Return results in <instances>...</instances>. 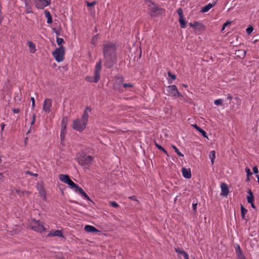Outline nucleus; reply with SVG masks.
<instances>
[{
    "label": "nucleus",
    "instance_id": "9",
    "mask_svg": "<svg viewBox=\"0 0 259 259\" xmlns=\"http://www.w3.org/2000/svg\"><path fill=\"white\" fill-rule=\"evenodd\" d=\"M52 101L51 99H46L43 104L42 110L46 112H49L52 106Z\"/></svg>",
    "mask_w": 259,
    "mask_h": 259
},
{
    "label": "nucleus",
    "instance_id": "24",
    "mask_svg": "<svg viewBox=\"0 0 259 259\" xmlns=\"http://www.w3.org/2000/svg\"><path fill=\"white\" fill-rule=\"evenodd\" d=\"M59 180L64 183H66L67 181V180L69 179V176L67 175H64V174H61L59 175Z\"/></svg>",
    "mask_w": 259,
    "mask_h": 259
},
{
    "label": "nucleus",
    "instance_id": "6",
    "mask_svg": "<svg viewBox=\"0 0 259 259\" xmlns=\"http://www.w3.org/2000/svg\"><path fill=\"white\" fill-rule=\"evenodd\" d=\"M149 13L152 17H157L163 14L164 10L154 4H152Z\"/></svg>",
    "mask_w": 259,
    "mask_h": 259
},
{
    "label": "nucleus",
    "instance_id": "31",
    "mask_svg": "<svg viewBox=\"0 0 259 259\" xmlns=\"http://www.w3.org/2000/svg\"><path fill=\"white\" fill-rule=\"evenodd\" d=\"M172 147L175 150V152L177 153V154L180 157H183L184 155L183 153H182L181 152L179 151V149L175 146H172Z\"/></svg>",
    "mask_w": 259,
    "mask_h": 259
},
{
    "label": "nucleus",
    "instance_id": "33",
    "mask_svg": "<svg viewBox=\"0 0 259 259\" xmlns=\"http://www.w3.org/2000/svg\"><path fill=\"white\" fill-rule=\"evenodd\" d=\"M85 3H86L87 5V6H88V7H93V6H94L96 4V3H97V2H96V1H94V2H91V3H90V2H88V1H86V2H85Z\"/></svg>",
    "mask_w": 259,
    "mask_h": 259
},
{
    "label": "nucleus",
    "instance_id": "52",
    "mask_svg": "<svg viewBox=\"0 0 259 259\" xmlns=\"http://www.w3.org/2000/svg\"><path fill=\"white\" fill-rule=\"evenodd\" d=\"M89 10L91 11V15L93 16L94 18H95V11H94V12H93L92 9H90Z\"/></svg>",
    "mask_w": 259,
    "mask_h": 259
},
{
    "label": "nucleus",
    "instance_id": "21",
    "mask_svg": "<svg viewBox=\"0 0 259 259\" xmlns=\"http://www.w3.org/2000/svg\"><path fill=\"white\" fill-rule=\"evenodd\" d=\"M193 126L198 131H199L200 133H201V134L202 135V136L204 137V138H208L207 136V134H206V133L205 132V131L203 130L202 129H201V128H200L198 126H197L196 124H194L193 125Z\"/></svg>",
    "mask_w": 259,
    "mask_h": 259
},
{
    "label": "nucleus",
    "instance_id": "37",
    "mask_svg": "<svg viewBox=\"0 0 259 259\" xmlns=\"http://www.w3.org/2000/svg\"><path fill=\"white\" fill-rule=\"evenodd\" d=\"M253 30V28L252 26H249L246 28V31L247 34H250Z\"/></svg>",
    "mask_w": 259,
    "mask_h": 259
},
{
    "label": "nucleus",
    "instance_id": "50",
    "mask_svg": "<svg viewBox=\"0 0 259 259\" xmlns=\"http://www.w3.org/2000/svg\"><path fill=\"white\" fill-rule=\"evenodd\" d=\"M233 99L232 96L230 94L227 95V99L229 101H231Z\"/></svg>",
    "mask_w": 259,
    "mask_h": 259
},
{
    "label": "nucleus",
    "instance_id": "35",
    "mask_svg": "<svg viewBox=\"0 0 259 259\" xmlns=\"http://www.w3.org/2000/svg\"><path fill=\"white\" fill-rule=\"evenodd\" d=\"M214 103L215 105H221L223 103V100L221 99L215 100Z\"/></svg>",
    "mask_w": 259,
    "mask_h": 259
},
{
    "label": "nucleus",
    "instance_id": "13",
    "mask_svg": "<svg viewBox=\"0 0 259 259\" xmlns=\"http://www.w3.org/2000/svg\"><path fill=\"white\" fill-rule=\"evenodd\" d=\"M85 80L89 82L94 81L95 82H97V64H96L95 67L94 78L93 79L92 77L87 76Z\"/></svg>",
    "mask_w": 259,
    "mask_h": 259
},
{
    "label": "nucleus",
    "instance_id": "25",
    "mask_svg": "<svg viewBox=\"0 0 259 259\" xmlns=\"http://www.w3.org/2000/svg\"><path fill=\"white\" fill-rule=\"evenodd\" d=\"M28 45L30 48V52L31 53H34L36 51L35 45L31 41H28Z\"/></svg>",
    "mask_w": 259,
    "mask_h": 259
},
{
    "label": "nucleus",
    "instance_id": "39",
    "mask_svg": "<svg viewBox=\"0 0 259 259\" xmlns=\"http://www.w3.org/2000/svg\"><path fill=\"white\" fill-rule=\"evenodd\" d=\"M110 205L112 206V207H118L119 205L118 204V203L115 201H113V202H111L110 203Z\"/></svg>",
    "mask_w": 259,
    "mask_h": 259
},
{
    "label": "nucleus",
    "instance_id": "32",
    "mask_svg": "<svg viewBox=\"0 0 259 259\" xmlns=\"http://www.w3.org/2000/svg\"><path fill=\"white\" fill-rule=\"evenodd\" d=\"M155 146L158 149L162 151L165 154L168 155L167 152L161 146L157 144L156 143H155Z\"/></svg>",
    "mask_w": 259,
    "mask_h": 259
},
{
    "label": "nucleus",
    "instance_id": "51",
    "mask_svg": "<svg viewBox=\"0 0 259 259\" xmlns=\"http://www.w3.org/2000/svg\"><path fill=\"white\" fill-rule=\"evenodd\" d=\"M5 125H6L5 123H1V126L2 132H3V130H4ZM1 134H2V133H1Z\"/></svg>",
    "mask_w": 259,
    "mask_h": 259
},
{
    "label": "nucleus",
    "instance_id": "61",
    "mask_svg": "<svg viewBox=\"0 0 259 259\" xmlns=\"http://www.w3.org/2000/svg\"><path fill=\"white\" fill-rule=\"evenodd\" d=\"M184 87H187V85H184Z\"/></svg>",
    "mask_w": 259,
    "mask_h": 259
},
{
    "label": "nucleus",
    "instance_id": "5",
    "mask_svg": "<svg viewBox=\"0 0 259 259\" xmlns=\"http://www.w3.org/2000/svg\"><path fill=\"white\" fill-rule=\"evenodd\" d=\"M52 54L56 60L58 62H62L64 59L65 50L64 48L61 46L59 48L56 50L52 53Z\"/></svg>",
    "mask_w": 259,
    "mask_h": 259
},
{
    "label": "nucleus",
    "instance_id": "45",
    "mask_svg": "<svg viewBox=\"0 0 259 259\" xmlns=\"http://www.w3.org/2000/svg\"><path fill=\"white\" fill-rule=\"evenodd\" d=\"M26 174L30 175H32L33 176L36 177H37L38 176V175L37 174H33L32 172H31L30 171H27L26 172Z\"/></svg>",
    "mask_w": 259,
    "mask_h": 259
},
{
    "label": "nucleus",
    "instance_id": "8",
    "mask_svg": "<svg viewBox=\"0 0 259 259\" xmlns=\"http://www.w3.org/2000/svg\"><path fill=\"white\" fill-rule=\"evenodd\" d=\"M68 118L67 117H64L62 120L61 123V140L62 142L64 139L65 135L66 134V128L67 124Z\"/></svg>",
    "mask_w": 259,
    "mask_h": 259
},
{
    "label": "nucleus",
    "instance_id": "27",
    "mask_svg": "<svg viewBox=\"0 0 259 259\" xmlns=\"http://www.w3.org/2000/svg\"><path fill=\"white\" fill-rule=\"evenodd\" d=\"M46 17L47 18V23L49 24H51L52 23V18L50 14V13L49 11H45Z\"/></svg>",
    "mask_w": 259,
    "mask_h": 259
},
{
    "label": "nucleus",
    "instance_id": "16",
    "mask_svg": "<svg viewBox=\"0 0 259 259\" xmlns=\"http://www.w3.org/2000/svg\"><path fill=\"white\" fill-rule=\"evenodd\" d=\"M182 174L186 179H190L191 177V170L189 168H183Z\"/></svg>",
    "mask_w": 259,
    "mask_h": 259
},
{
    "label": "nucleus",
    "instance_id": "11",
    "mask_svg": "<svg viewBox=\"0 0 259 259\" xmlns=\"http://www.w3.org/2000/svg\"><path fill=\"white\" fill-rule=\"evenodd\" d=\"M64 237L63 233L61 230H55L54 231H51L48 235L47 237Z\"/></svg>",
    "mask_w": 259,
    "mask_h": 259
},
{
    "label": "nucleus",
    "instance_id": "10",
    "mask_svg": "<svg viewBox=\"0 0 259 259\" xmlns=\"http://www.w3.org/2000/svg\"><path fill=\"white\" fill-rule=\"evenodd\" d=\"M36 6L38 9H44L50 4V2L47 0H35Z\"/></svg>",
    "mask_w": 259,
    "mask_h": 259
},
{
    "label": "nucleus",
    "instance_id": "18",
    "mask_svg": "<svg viewBox=\"0 0 259 259\" xmlns=\"http://www.w3.org/2000/svg\"><path fill=\"white\" fill-rule=\"evenodd\" d=\"M191 27H193L195 30H201L203 29L204 26L198 22H195L194 24L190 23Z\"/></svg>",
    "mask_w": 259,
    "mask_h": 259
},
{
    "label": "nucleus",
    "instance_id": "48",
    "mask_svg": "<svg viewBox=\"0 0 259 259\" xmlns=\"http://www.w3.org/2000/svg\"><path fill=\"white\" fill-rule=\"evenodd\" d=\"M197 203H194V202H193V204H192V207H193V209L194 210H196V207H197Z\"/></svg>",
    "mask_w": 259,
    "mask_h": 259
},
{
    "label": "nucleus",
    "instance_id": "2",
    "mask_svg": "<svg viewBox=\"0 0 259 259\" xmlns=\"http://www.w3.org/2000/svg\"><path fill=\"white\" fill-rule=\"evenodd\" d=\"M91 111V108L90 107H87L83 113L81 118L76 119L73 121L72 127L74 130L81 132L86 127L89 118L88 112Z\"/></svg>",
    "mask_w": 259,
    "mask_h": 259
},
{
    "label": "nucleus",
    "instance_id": "56",
    "mask_svg": "<svg viewBox=\"0 0 259 259\" xmlns=\"http://www.w3.org/2000/svg\"><path fill=\"white\" fill-rule=\"evenodd\" d=\"M31 11H29V10H28V9H27V10H26V13H31Z\"/></svg>",
    "mask_w": 259,
    "mask_h": 259
},
{
    "label": "nucleus",
    "instance_id": "44",
    "mask_svg": "<svg viewBox=\"0 0 259 259\" xmlns=\"http://www.w3.org/2000/svg\"><path fill=\"white\" fill-rule=\"evenodd\" d=\"M252 170L253 172L255 174H257L258 172V170L257 166H255L252 168Z\"/></svg>",
    "mask_w": 259,
    "mask_h": 259
},
{
    "label": "nucleus",
    "instance_id": "58",
    "mask_svg": "<svg viewBox=\"0 0 259 259\" xmlns=\"http://www.w3.org/2000/svg\"><path fill=\"white\" fill-rule=\"evenodd\" d=\"M28 5V3L27 1H25V5L26 6H27V5Z\"/></svg>",
    "mask_w": 259,
    "mask_h": 259
},
{
    "label": "nucleus",
    "instance_id": "1",
    "mask_svg": "<svg viewBox=\"0 0 259 259\" xmlns=\"http://www.w3.org/2000/svg\"><path fill=\"white\" fill-rule=\"evenodd\" d=\"M103 52L106 66L110 68L116 62V48L114 44L108 42L104 45Z\"/></svg>",
    "mask_w": 259,
    "mask_h": 259
},
{
    "label": "nucleus",
    "instance_id": "53",
    "mask_svg": "<svg viewBox=\"0 0 259 259\" xmlns=\"http://www.w3.org/2000/svg\"><path fill=\"white\" fill-rule=\"evenodd\" d=\"M4 178L3 174L0 172V181H3V178Z\"/></svg>",
    "mask_w": 259,
    "mask_h": 259
},
{
    "label": "nucleus",
    "instance_id": "42",
    "mask_svg": "<svg viewBox=\"0 0 259 259\" xmlns=\"http://www.w3.org/2000/svg\"><path fill=\"white\" fill-rule=\"evenodd\" d=\"M168 76L171 77L173 79H175L176 78V76L175 74H172L170 72H168Z\"/></svg>",
    "mask_w": 259,
    "mask_h": 259
},
{
    "label": "nucleus",
    "instance_id": "29",
    "mask_svg": "<svg viewBox=\"0 0 259 259\" xmlns=\"http://www.w3.org/2000/svg\"><path fill=\"white\" fill-rule=\"evenodd\" d=\"M209 158L211 159V162L212 164L214 162V160L215 158V153L214 151L213 150L210 151L209 154Z\"/></svg>",
    "mask_w": 259,
    "mask_h": 259
},
{
    "label": "nucleus",
    "instance_id": "36",
    "mask_svg": "<svg viewBox=\"0 0 259 259\" xmlns=\"http://www.w3.org/2000/svg\"><path fill=\"white\" fill-rule=\"evenodd\" d=\"M57 42L59 46H60L62 43L64 42V41L63 38L58 37L57 38Z\"/></svg>",
    "mask_w": 259,
    "mask_h": 259
},
{
    "label": "nucleus",
    "instance_id": "49",
    "mask_svg": "<svg viewBox=\"0 0 259 259\" xmlns=\"http://www.w3.org/2000/svg\"><path fill=\"white\" fill-rule=\"evenodd\" d=\"M133 85L131 83H124L123 84V87L124 88H127V87H132Z\"/></svg>",
    "mask_w": 259,
    "mask_h": 259
},
{
    "label": "nucleus",
    "instance_id": "47",
    "mask_svg": "<svg viewBox=\"0 0 259 259\" xmlns=\"http://www.w3.org/2000/svg\"><path fill=\"white\" fill-rule=\"evenodd\" d=\"M128 199H131L134 201H138V200L137 199V198L135 196H130L128 197Z\"/></svg>",
    "mask_w": 259,
    "mask_h": 259
},
{
    "label": "nucleus",
    "instance_id": "19",
    "mask_svg": "<svg viewBox=\"0 0 259 259\" xmlns=\"http://www.w3.org/2000/svg\"><path fill=\"white\" fill-rule=\"evenodd\" d=\"M248 195L247 196V200L248 203H252L254 202V196L251 190L248 191Z\"/></svg>",
    "mask_w": 259,
    "mask_h": 259
},
{
    "label": "nucleus",
    "instance_id": "60",
    "mask_svg": "<svg viewBox=\"0 0 259 259\" xmlns=\"http://www.w3.org/2000/svg\"><path fill=\"white\" fill-rule=\"evenodd\" d=\"M2 162V160H1V157H0V163H1Z\"/></svg>",
    "mask_w": 259,
    "mask_h": 259
},
{
    "label": "nucleus",
    "instance_id": "54",
    "mask_svg": "<svg viewBox=\"0 0 259 259\" xmlns=\"http://www.w3.org/2000/svg\"><path fill=\"white\" fill-rule=\"evenodd\" d=\"M35 117H36L35 115L33 114V116H32V120H33V122H35Z\"/></svg>",
    "mask_w": 259,
    "mask_h": 259
},
{
    "label": "nucleus",
    "instance_id": "3",
    "mask_svg": "<svg viewBox=\"0 0 259 259\" xmlns=\"http://www.w3.org/2000/svg\"><path fill=\"white\" fill-rule=\"evenodd\" d=\"M28 227L34 231L39 233L45 231L46 230L43 222L39 220L36 221L35 219L31 220L29 223V226Z\"/></svg>",
    "mask_w": 259,
    "mask_h": 259
},
{
    "label": "nucleus",
    "instance_id": "41",
    "mask_svg": "<svg viewBox=\"0 0 259 259\" xmlns=\"http://www.w3.org/2000/svg\"><path fill=\"white\" fill-rule=\"evenodd\" d=\"M245 171L247 174V177H248L250 175H251L252 174L251 172L250 171V170L249 168H245Z\"/></svg>",
    "mask_w": 259,
    "mask_h": 259
},
{
    "label": "nucleus",
    "instance_id": "59",
    "mask_svg": "<svg viewBox=\"0 0 259 259\" xmlns=\"http://www.w3.org/2000/svg\"><path fill=\"white\" fill-rule=\"evenodd\" d=\"M34 122H33V120H32V121H31V125H33V124H34Z\"/></svg>",
    "mask_w": 259,
    "mask_h": 259
},
{
    "label": "nucleus",
    "instance_id": "20",
    "mask_svg": "<svg viewBox=\"0 0 259 259\" xmlns=\"http://www.w3.org/2000/svg\"><path fill=\"white\" fill-rule=\"evenodd\" d=\"M84 230L87 232L90 233L97 232V229L95 227L90 225H86L84 227Z\"/></svg>",
    "mask_w": 259,
    "mask_h": 259
},
{
    "label": "nucleus",
    "instance_id": "38",
    "mask_svg": "<svg viewBox=\"0 0 259 259\" xmlns=\"http://www.w3.org/2000/svg\"><path fill=\"white\" fill-rule=\"evenodd\" d=\"M177 12L179 14V18L184 17L183 14V10L182 9H181V8L178 9Z\"/></svg>",
    "mask_w": 259,
    "mask_h": 259
},
{
    "label": "nucleus",
    "instance_id": "46",
    "mask_svg": "<svg viewBox=\"0 0 259 259\" xmlns=\"http://www.w3.org/2000/svg\"><path fill=\"white\" fill-rule=\"evenodd\" d=\"M12 111L14 113H19L20 110L19 108H13Z\"/></svg>",
    "mask_w": 259,
    "mask_h": 259
},
{
    "label": "nucleus",
    "instance_id": "30",
    "mask_svg": "<svg viewBox=\"0 0 259 259\" xmlns=\"http://www.w3.org/2000/svg\"><path fill=\"white\" fill-rule=\"evenodd\" d=\"M179 22L182 28H185L186 27V23L184 20V17L179 18Z\"/></svg>",
    "mask_w": 259,
    "mask_h": 259
},
{
    "label": "nucleus",
    "instance_id": "17",
    "mask_svg": "<svg viewBox=\"0 0 259 259\" xmlns=\"http://www.w3.org/2000/svg\"><path fill=\"white\" fill-rule=\"evenodd\" d=\"M215 4L216 3H214L213 4H208L201 9V12L202 13H206L208 12L211 8L213 7V6L215 5Z\"/></svg>",
    "mask_w": 259,
    "mask_h": 259
},
{
    "label": "nucleus",
    "instance_id": "4",
    "mask_svg": "<svg viewBox=\"0 0 259 259\" xmlns=\"http://www.w3.org/2000/svg\"><path fill=\"white\" fill-rule=\"evenodd\" d=\"M93 158V156L82 153L78 158V162L80 165L87 167L92 163Z\"/></svg>",
    "mask_w": 259,
    "mask_h": 259
},
{
    "label": "nucleus",
    "instance_id": "55",
    "mask_svg": "<svg viewBox=\"0 0 259 259\" xmlns=\"http://www.w3.org/2000/svg\"><path fill=\"white\" fill-rule=\"evenodd\" d=\"M251 205V207L253 208H255V205H254V202H252V203H249Z\"/></svg>",
    "mask_w": 259,
    "mask_h": 259
},
{
    "label": "nucleus",
    "instance_id": "22",
    "mask_svg": "<svg viewBox=\"0 0 259 259\" xmlns=\"http://www.w3.org/2000/svg\"><path fill=\"white\" fill-rule=\"evenodd\" d=\"M235 251H236V253L237 254L238 258L244 256L242 252L241 249L239 245H236V246L235 247Z\"/></svg>",
    "mask_w": 259,
    "mask_h": 259
},
{
    "label": "nucleus",
    "instance_id": "26",
    "mask_svg": "<svg viewBox=\"0 0 259 259\" xmlns=\"http://www.w3.org/2000/svg\"><path fill=\"white\" fill-rule=\"evenodd\" d=\"M66 184H68L69 187L71 188H74L75 189L76 186H77V184H75L70 179V178H69V179L67 180V182L66 183Z\"/></svg>",
    "mask_w": 259,
    "mask_h": 259
},
{
    "label": "nucleus",
    "instance_id": "34",
    "mask_svg": "<svg viewBox=\"0 0 259 259\" xmlns=\"http://www.w3.org/2000/svg\"><path fill=\"white\" fill-rule=\"evenodd\" d=\"M97 42V35H96L93 37L91 43L94 47H95V45Z\"/></svg>",
    "mask_w": 259,
    "mask_h": 259
},
{
    "label": "nucleus",
    "instance_id": "15",
    "mask_svg": "<svg viewBox=\"0 0 259 259\" xmlns=\"http://www.w3.org/2000/svg\"><path fill=\"white\" fill-rule=\"evenodd\" d=\"M175 251L180 255L184 257L185 259H189V255L187 253H186L184 250L182 249H180L179 248H176Z\"/></svg>",
    "mask_w": 259,
    "mask_h": 259
},
{
    "label": "nucleus",
    "instance_id": "23",
    "mask_svg": "<svg viewBox=\"0 0 259 259\" xmlns=\"http://www.w3.org/2000/svg\"><path fill=\"white\" fill-rule=\"evenodd\" d=\"M39 196L43 198V199L46 200V193L45 190L43 188L42 186H41L40 188L39 189Z\"/></svg>",
    "mask_w": 259,
    "mask_h": 259
},
{
    "label": "nucleus",
    "instance_id": "28",
    "mask_svg": "<svg viewBox=\"0 0 259 259\" xmlns=\"http://www.w3.org/2000/svg\"><path fill=\"white\" fill-rule=\"evenodd\" d=\"M247 212V210L245 208L243 205L241 206V217L242 219H244L245 217V215L246 213Z\"/></svg>",
    "mask_w": 259,
    "mask_h": 259
},
{
    "label": "nucleus",
    "instance_id": "40",
    "mask_svg": "<svg viewBox=\"0 0 259 259\" xmlns=\"http://www.w3.org/2000/svg\"><path fill=\"white\" fill-rule=\"evenodd\" d=\"M230 24V22L229 21H227L226 23H225L223 24V27L222 28V31H223L225 29V28Z\"/></svg>",
    "mask_w": 259,
    "mask_h": 259
},
{
    "label": "nucleus",
    "instance_id": "12",
    "mask_svg": "<svg viewBox=\"0 0 259 259\" xmlns=\"http://www.w3.org/2000/svg\"><path fill=\"white\" fill-rule=\"evenodd\" d=\"M221 195L223 196H227L228 193H229V190L228 186L225 183H223L221 184Z\"/></svg>",
    "mask_w": 259,
    "mask_h": 259
},
{
    "label": "nucleus",
    "instance_id": "7",
    "mask_svg": "<svg viewBox=\"0 0 259 259\" xmlns=\"http://www.w3.org/2000/svg\"><path fill=\"white\" fill-rule=\"evenodd\" d=\"M166 91L167 94L172 97H179L182 96V94L178 91L175 85L168 86Z\"/></svg>",
    "mask_w": 259,
    "mask_h": 259
},
{
    "label": "nucleus",
    "instance_id": "14",
    "mask_svg": "<svg viewBox=\"0 0 259 259\" xmlns=\"http://www.w3.org/2000/svg\"><path fill=\"white\" fill-rule=\"evenodd\" d=\"M74 191L76 192L79 193L80 195L85 197L87 199L90 200V197L87 195L86 193L83 191V190L81 188L79 187L78 185L74 189Z\"/></svg>",
    "mask_w": 259,
    "mask_h": 259
},
{
    "label": "nucleus",
    "instance_id": "43",
    "mask_svg": "<svg viewBox=\"0 0 259 259\" xmlns=\"http://www.w3.org/2000/svg\"><path fill=\"white\" fill-rule=\"evenodd\" d=\"M31 100L32 101V109H34L35 105L34 98L33 97H31Z\"/></svg>",
    "mask_w": 259,
    "mask_h": 259
},
{
    "label": "nucleus",
    "instance_id": "57",
    "mask_svg": "<svg viewBox=\"0 0 259 259\" xmlns=\"http://www.w3.org/2000/svg\"><path fill=\"white\" fill-rule=\"evenodd\" d=\"M238 259H246V258L244 256L239 258Z\"/></svg>",
    "mask_w": 259,
    "mask_h": 259
}]
</instances>
